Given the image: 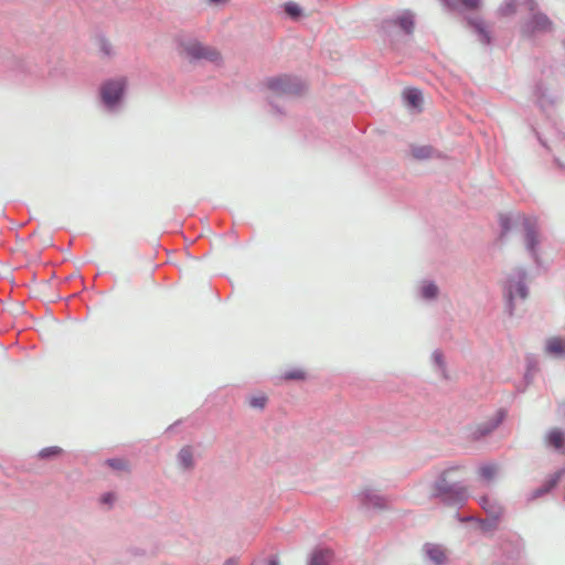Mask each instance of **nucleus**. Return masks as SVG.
Masks as SVG:
<instances>
[{
	"instance_id": "1",
	"label": "nucleus",
	"mask_w": 565,
	"mask_h": 565,
	"mask_svg": "<svg viewBox=\"0 0 565 565\" xmlns=\"http://www.w3.org/2000/svg\"><path fill=\"white\" fill-rule=\"evenodd\" d=\"M457 470L450 467L443 470L431 483V499H437L446 505L462 507L468 499L466 486L451 478Z\"/></svg>"
},
{
	"instance_id": "2",
	"label": "nucleus",
	"mask_w": 565,
	"mask_h": 565,
	"mask_svg": "<svg viewBox=\"0 0 565 565\" xmlns=\"http://www.w3.org/2000/svg\"><path fill=\"white\" fill-rule=\"evenodd\" d=\"M128 82L124 76L105 79L98 90L102 109L109 115L119 114L125 106Z\"/></svg>"
},
{
	"instance_id": "3",
	"label": "nucleus",
	"mask_w": 565,
	"mask_h": 565,
	"mask_svg": "<svg viewBox=\"0 0 565 565\" xmlns=\"http://www.w3.org/2000/svg\"><path fill=\"white\" fill-rule=\"evenodd\" d=\"M265 86L273 93L269 96L268 104L278 115H284L282 108L276 103V97H295L299 96L305 89V83L295 75L282 74L278 76L268 77Z\"/></svg>"
},
{
	"instance_id": "4",
	"label": "nucleus",
	"mask_w": 565,
	"mask_h": 565,
	"mask_svg": "<svg viewBox=\"0 0 565 565\" xmlns=\"http://www.w3.org/2000/svg\"><path fill=\"white\" fill-rule=\"evenodd\" d=\"M527 271L523 267H518L513 273L509 274L502 286L503 297L505 300V312L509 317L514 315L515 298L525 300L529 296L526 285Z\"/></svg>"
},
{
	"instance_id": "5",
	"label": "nucleus",
	"mask_w": 565,
	"mask_h": 565,
	"mask_svg": "<svg viewBox=\"0 0 565 565\" xmlns=\"http://www.w3.org/2000/svg\"><path fill=\"white\" fill-rule=\"evenodd\" d=\"M178 46L181 53L186 55L191 62L206 60L212 63H218L221 61V54L215 49L203 45L194 38L179 36Z\"/></svg>"
},
{
	"instance_id": "6",
	"label": "nucleus",
	"mask_w": 565,
	"mask_h": 565,
	"mask_svg": "<svg viewBox=\"0 0 565 565\" xmlns=\"http://www.w3.org/2000/svg\"><path fill=\"white\" fill-rule=\"evenodd\" d=\"M523 231H524V246L529 256L537 268L542 267V257L540 254V233L537 227L536 218L524 217L523 218Z\"/></svg>"
},
{
	"instance_id": "7",
	"label": "nucleus",
	"mask_w": 565,
	"mask_h": 565,
	"mask_svg": "<svg viewBox=\"0 0 565 565\" xmlns=\"http://www.w3.org/2000/svg\"><path fill=\"white\" fill-rule=\"evenodd\" d=\"M500 555L495 561H503L511 565H516L524 551V542L516 534H508L501 537Z\"/></svg>"
},
{
	"instance_id": "8",
	"label": "nucleus",
	"mask_w": 565,
	"mask_h": 565,
	"mask_svg": "<svg viewBox=\"0 0 565 565\" xmlns=\"http://www.w3.org/2000/svg\"><path fill=\"white\" fill-rule=\"evenodd\" d=\"M552 29L553 22L545 13L533 11L530 18L521 25V34L532 39L536 34L550 32Z\"/></svg>"
},
{
	"instance_id": "9",
	"label": "nucleus",
	"mask_w": 565,
	"mask_h": 565,
	"mask_svg": "<svg viewBox=\"0 0 565 565\" xmlns=\"http://www.w3.org/2000/svg\"><path fill=\"white\" fill-rule=\"evenodd\" d=\"M507 411L504 408H499L493 417L471 427L470 439L473 441H479L490 436L503 423Z\"/></svg>"
},
{
	"instance_id": "10",
	"label": "nucleus",
	"mask_w": 565,
	"mask_h": 565,
	"mask_svg": "<svg viewBox=\"0 0 565 565\" xmlns=\"http://www.w3.org/2000/svg\"><path fill=\"white\" fill-rule=\"evenodd\" d=\"M361 507L367 511L390 510V498L372 489H364L358 494Z\"/></svg>"
},
{
	"instance_id": "11",
	"label": "nucleus",
	"mask_w": 565,
	"mask_h": 565,
	"mask_svg": "<svg viewBox=\"0 0 565 565\" xmlns=\"http://www.w3.org/2000/svg\"><path fill=\"white\" fill-rule=\"evenodd\" d=\"M1 66L11 73V77L17 81H23L28 75L33 74V66L29 61L18 58L15 56H7Z\"/></svg>"
},
{
	"instance_id": "12",
	"label": "nucleus",
	"mask_w": 565,
	"mask_h": 565,
	"mask_svg": "<svg viewBox=\"0 0 565 565\" xmlns=\"http://www.w3.org/2000/svg\"><path fill=\"white\" fill-rule=\"evenodd\" d=\"M465 21L477 36L479 43L484 46H491L493 44L492 33L482 18L466 17Z\"/></svg>"
},
{
	"instance_id": "13",
	"label": "nucleus",
	"mask_w": 565,
	"mask_h": 565,
	"mask_svg": "<svg viewBox=\"0 0 565 565\" xmlns=\"http://www.w3.org/2000/svg\"><path fill=\"white\" fill-rule=\"evenodd\" d=\"M398 26L406 35H411L415 29V15L411 10H404L401 14L383 22V28Z\"/></svg>"
},
{
	"instance_id": "14",
	"label": "nucleus",
	"mask_w": 565,
	"mask_h": 565,
	"mask_svg": "<svg viewBox=\"0 0 565 565\" xmlns=\"http://www.w3.org/2000/svg\"><path fill=\"white\" fill-rule=\"evenodd\" d=\"M564 473H565L564 469H559V470L555 471L554 473H552L544 481V483L541 487L534 489L533 491H531L527 494V498H526L527 501H534V500L542 498L545 494L550 493L558 484V482L563 478Z\"/></svg>"
},
{
	"instance_id": "15",
	"label": "nucleus",
	"mask_w": 565,
	"mask_h": 565,
	"mask_svg": "<svg viewBox=\"0 0 565 565\" xmlns=\"http://www.w3.org/2000/svg\"><path fill=\"white\" fill-rule=\"evenodd\" d=\"M536 103L542 111L546 113L555 104V98L551 95L542 82H537L534 87Z\"/></svg>"
},
{
	"instance_id": "16",
	"label": "nucleus",
	"mask_w": 565,
	"mask_h": 565,
	"mask_svg": "<svg viewBox=\"0 0 565 565\" xmlns=\"http://www.w3.org/2000/svg\"><path fill=\"white\" fill-rule=\"evenodd\" d=\"M334 554L328 547L317 546L308 558V565H331Z\"/></svg>"
},
{
	"instance_id": "17",
	"label": "nucleus",
	"mask_w": 565,
	"mask_h": 565,
	"mask_svg": "<svg viewBox=\"0 0 565 565\" xmlns=\"http://www.w3.org/2000/svg\"><path fill=\"white\" fill-rule=\"evenodd\" d=\"M450 11H476L481 6V0H440Z\"/></svg>"
},
{
	"instance_id": "18",
	"label": "nucleus",
	"mask_w": 565,
	"mask_h": 565,
	"mask_svg": "<svg viewBox=\"0 0 565 565\" xmlns=\"http://www.w3.org/2000/svg\"><path fill=\"white\" fill-rule=\"evenodd\" d=\"M424 552L434 565H445L447 562L445 550L438 544L425 543Z\"/></svg>"
},
{
	"instance_id": "19",
	"label": "nucleus",
	"mask_w": 565,
	"mask_h": 565,
	"mask_svg": "<svg viewBox=\"0 0 565 565\" xmlns=\"http://www.w3.org/2000/svg\"><path fill=\"white\" fill-rule=\"evenodd\" d=\"M545 441L548 447L565 454V433L561 428L551 429L545 436Z\"/></svg>"
},
{
	"instance_id": "20",
	"label": "nucleus",
	"mask_w": 565,
	"mask_h": 565,
	"mask_svg": "<svg viewBox=\"0 0 565 565\" xmlns=\"http://www.w3.org/2000/svg\"><path fill=\"white\" fill-rule=\"evenodd\" d=\"M177 461L182 470H192L195 466L193 447L190 445L183 446L177 455Z\"/></svg>"
},
{
	"instance_id": "21",
	"label": "nucleus",
	"mask_w": 565,
	"mask_h": 565,
	"mask_svg": "<svg viewBox=\"0 0 565 565\" xmlns=\"http://www.w3.org/2000/svg\"><path fill=\"white\" fill-rule=\"evenodd\" d=\"M479 504L488 516H495L501 519L503 514V508L497 500L491 499L488 495H483L480 498Z\"/></svg>"
},
{
	"instance_id": "22",
	"label": "nucleus",
	"mask_w": 565,
	"mask_h": 565,
	"mask_svg": "<svg viewBox=\"0 0 565 565\" xmlns=\"http://www.w3.org/2000/svg\"><path fill=\"white\" fill-rule=\"evenodd\" d=\"M403 99L405 104L413 109H420L423 104V93L415 87L405 88L403 92Z\"/></svg>"
},
{
	"instance_id": "23",
	"label": "nucleus",
	"mask_w": 565,
	"mask_h": 565,
	"mask_svg": "<svg viewBox=\"0 0 565 565\" xmlns=\"http://www.w3.org/2000/svg\"><path fill=\"white\" fill-rule=\"evenodd\" d=\"M418 294L420 299L425 301H434L438 298L439 287L433 280H423Z\"/></svg>"
},
{
	"instance_id": "24",
	"label": "nucleus",
	"mask_w": 565,
	"mask_h": 565,
	"mask_svg": "<svg viewBox=\"0 0 565 565\" xmlns=\"http://www.w3.org/2000/svg\"><path fill=\"white\" fill-rule=\"evenodd\" d=\"M411 153L416 160H427L438 156V151L429 145L412 146Z\"/></svg>"
},
{
	"instance_id": "25",
	"label": "nucleus",
	"mask_w": 565,
	"mask_h": 565,
	"mask_svg": "<svg viewBox=\"0 0 565 565\" xmlns=\"http://www.w3.org/2000/svg\"><path fill=\"white\" fill-rule=\"evenodd\" d=\"M545 350L551 355L563 356L565 355V340L558 337L550 338L546 341Z\"/></svg>"
},
{
	"instance_id": "26",
	"label": "nucleus",
	"mask_w": 565,
	"mask_h": 565,
	"mask_svg": "<svg viewBox=\"0 0 565 565\" xmlns=\"http://www.w3.org/2000/svg\"><path fill=\"white\" fill-rule=\"evenodd\" d=\"M282 9L285 14L294 21L300 20L303 15L302 8L294 1L284 3Z\"/></svg>"
},
{
	"instance_id": "27",
	"label": "nucleus",
	"mask_w": 565,
	"mask_h": 565,
	"mask_svg": "<svg viewBox=\"0 0 565 565\" xmlns=\"http://www.w3.org/2000/svg\"><path fill=\"white\" fill-rule=\"evenodd\" d=\"M64 454V449L58 447V446H50V447H45V448H42L36 457L41 460H51V459H55L57 458L58 456L63 455Z\"/></svg>"
},
{
	"instance_id": "28",
	"label": "nucleus",
	"mask_w": 565,
	"mask_h": 565,
	"mask_svg": "<svg viewBox=\"0 0 565 565\" xmlns=\"http://www.w3.org/2000/svg\"><path fill=\"white\" fill-rule=\"evenodd\" d=\"M105 463L115 471H125V472L130 471L129 462H128V460H126L124 458H118V457L108 458V459H106Z\"/></svg>"
},
{
	"instance_id": "29",
	"label": "nucleus",
	"mask_w": 565,
	"mask_h": 565,
	"mask_svg": "<svg viewBox=\"0 0 565 565\" xmlns=\"http://www.w3.org/2000/svg\"><path fill=\"white\" fill-rule=\"evenodd\" d=\"M500 518L487 516L486 519L478 518L476 522L480 525L483 532H492L498 529Z\"/></svg>"
},
{
	"instance_id": "30",
	"label": "nucleus",
	"mask_w": 565,
	"mask_h": 565,
	"mask_svg": "<svg viewBox=\"0 0 565 565\" xmlns=\"http://www.w3.org/2000/svg\"><path fill=\"white\" fill-rule=\"evenodd\" d=\"M433 361L435 363V365L438 367V370L440 371V374L441 376L447 380L448 379V374H447V370H446V363H445V360H444V354L441 351L439 350H435L433 352Z\"/></svg>"
},
{
	"instance_id": "31",
	"label": "nucleus",
	"mask_w": 565,
	"mask_h": 565,
	"mask_svg": "<svg viewBox=\"0 0 565 565\" xmlns=\"http://www.w3.org/2000/svg\"><path fill=\"white\" fill-rule=\"evenodd\" d=\"M516 11V0H504L499 8V14L502 17H509L514 14Z\"/></svg>"
},
{
	"instance_id": "32",
	"label": "nucleus",
	"mask_w": 565,
	"mask_h": 565,
	"mask_svg": "<svg viewBox=\"0 0 565 565\" xmlns=\"http://www.w3.org/2000/svg\"><path fill=\"white\" fill-rule=\"evenodd\" d=\"M306 377V372L299 369L287 371L281 375L284 381H303Z\"/></svg>"
},
{
	"instance_id": "33",
	"label": "nucleus",
	"mask_w": 565,
	"mask_h": 565,
	"mask_svg": "<svg viewBox=\"0 0 565 565\" xmlns=\"http://www.w3.org/2000/svg\"><path fill=\"white\" fill-rule=\"evenodd\" d=\"M500 235L505 236L512 228V220L507 214H501L499 217Z\"/></svg>"
},
{
	"instance_id": "34",
	"label": "nucleus",
	"mask_w": 565,
	"mask_h": 565,
	"mask_svg": "<svg viewBox=\"0 0 565 565\" xmlns=\"http://www.w3.org/2000/svg\"><path fill=\"white\" fill-rule=\"evenodd\" d=\"M479 475L484 480L493 479L495 475V467L493 465H483L479 469Z\"/></svg>"
},
{
	"instance_id": "35",
	"label": "nucleus",
	"mask_w": 565,
	"mask_h": 565,
	"mask_svg": "<svg viewBox=\"0 0 565 565\" xmlns=\"http://www.w3.org/2000/svg\"><path fill=\"white\" fill-rule=\"evenodd\" d=\"M267 397L265 395L262 396H253L249 399V406L253 408L263 409L266 406Z\"/></svg>"
},
{
	"instance_id": "36",
	"label": "nucleus",
	"mask_w": 565,
	"mask_h": 565,
	"mask_svg": "<svg viewBox=\"0 0 565 565\" xmlns=\"http://www.w3.org/2000/svg\"><path fill=\"white\" fill-rule=\"evenodd\" d=\"M115 499H116V497L113 492H105L100 497V502L103 504L111 505L115 502Z\"/></svg>"
},
{
	"instance_id": "37",
	"label": "nucleus",
	"mask_w": 565,
	"mask_h": 565,
	"mask_svg": "<svg viewBox=\"0 0 565 565\" xmlns=\"http://www.w3.org/2000/svg\"><path fill=\"white\" fill-rule=\"evenodd\" d=\"M526 370L532 373L537 370V361L532 355L526 356Z\"/></svg>"
},
{
	"instance_id": "38",
	"label": "nucleus",
	"mask_w": 565,
	"mask_h": 565,
	"mask_svg": "<svg viewBox=\"0 0 565 565\" xmlns=\"http://www.w3.org/2000/svg\"><path fill=\"white\" fill-rule=\"evenodd\" d=\"M100 50L105 55L110 56L111 46H110L109 42L104 38L100 39Z\"/></svg>"
},
{
	"instance_id": "39",
	"label": "nucleus",
	"mask_w": 565,
	"mask_h": 565,
	"mask_svg": "<svg viewBox=\"0 0 565 565\" xmlns=\"http://www.w3.org/2000/svg\"><path fill=\"white\" fill-rule=\"evenodd\" d=\"M525 4L527 6L529 11L533 12L537 8V3L535 0H524Z\"/></svg>"
},
{
	"instance_id": "40",
	"label": "nucleus",
	"mask_w": 565,
	"mask_h": 565,
	"mask_svg": "<svg viewBox=\"0 0 565 565\" xmlns=\"http://www.w3.org/2000/svg\"><path fill=\"white\" fill-rule=\"evenodd\" d=\"M557 413L562 418L565 419V401L558 404Z\"/></svg>"
},
{
	"instance_id": "41",
	"label": "nucleus",
	"mask_w": 565,
	"mask_h": 565,
	"mask_svg": "<svg viewBox=\"0 0 565 565\" xmlns=\"http://www.w3.org/2000/svg\"><path fill=\"white\" fill-rule=\"evenodd\" d=\"M267 565H279V559L276 555H271L268 558Z\"/></svg>"
},
{
	"instance_id": "42",
	"label": "nucleus",
	"mask_w": 565,
	"mask_h": 565,
	"mask_svg": "<svg viewBox=\"0 0 565 565\" xmlns=\"http://www.w3.org/2000/svg\"><path fill=\"white\" fill-rule=\"evenodd\" d=\"M533 131L535 132V135H536L537 140L540 141V143H541L544 148H547V145H546L545 140H543V139H542V137H541L540 132H537V131L535 130V128H533Z\"/></svg>"
},
{
	"instance_id": "43",
	"label": "nucleus",
	"mask_w": 565,
	"mask_h": 565,
	"mask_svg": "<svg viewBox=\"0 0 565 565\" xmlns=\"http://www.w3.org/2000/svg\"><path fill=\"white\" fill-rule=\"evenodd\" d=\"M476 519H478V518H477V516H472V515H468V516L459 518V520H460L461 522H471V521L476 522Z\"/></svg>"
},
{
	"instance_id": "44",
	"label": "nucleus",
	"mask_w": 565,
	"mask_h": 565,
	"mask_svg": "<svg viewBox=\"0 0 565 565\" xmlns=\"http://www.w3.org/2000/svg\"><path fill=\"white\" fill-rule=\"evenodd\" d=\"M237 564V559L235 557H230L227 558L223 565H236Z\"/></svg>"
},
{
	"instance_id": "45",
	"label": "nucleus",
	"mask_w": 565,
	"mask_h": 565,
	"mask_svg": "<svg viewBox=\"0 0 565 565\" xmlns=\"http://www.w3.org/2000/svg\"><path fill=\"white\" fill-rule=\"evenodd\" d=\"M524 381L526 382V384H530L532 382V372H529L526 370V372L524 374Z\"/></svg>"
},
{
	"instance_id": "46",
	"label": "nucleus",
	"mask_w": 565,
	"mask_h": 565,
	"mask_svg": "<svg viewBox=\"0 0 565 565\" xmlns=\"http://www.w3.org/2000/svg\"><path fill=\"white\" fill-rule=\"evenodd\" d=\"M180 422H175L174 424L170 425L168 428H167V433H170L173 430V428L179 424Z\"/></svg>"
},
{
	"instance_id": "47",
	"label": "nucleus",
	"mask_w": 565,
	"mask_h": 565,
	"mask_svg": "<svg viewBox=\"0 0 565 565\" xmlns=\"http://www.w3.org/2000/svg\"><path fill=\"white\" fill-rule=\"evenodd\" d=\"M491 565H511V564H508L503 561H493V563Z\"/></svg>"
},
{
	"instance_id": "48",
	"label": "nucleus",
	"mask_w": 565,
	"mask_h": 565,
	"mask_svg": "<svg viewBox=\"0 0 565 565\" xmlns=\"http://www.w3.org/2000/svg\"><path fill=\"white\" fill-rule=\"evenodd\" d=\"M211 4H220L223 3L225 0H207Z\"/></svg>"
},
{
	"instance_id": "49",
	"label": "nucleus",
	"mask_w": 565,
	"mask_h": 565,
	"mask_svg": "<svg viewBox=\"0 0 565 565\" xmlns=\"http://www.w3.org/2000/svg\"><path fill=\"white\" fill-rule=\"evenodd\" d=\"M564 49H565V41L563 42Z\"/></svg>"
}]
</instances>
